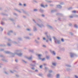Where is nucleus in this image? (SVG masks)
Here are the masks:
<instances>
[{
	"label": "nucleus",
	"instance_id": "obj_1",
	"mask_svg": "<svg viewBox=\"0 0 78 78\" xmlns=\"http://www.w3.org/2000/svg\"><path fill=\"white\" fill-rule=\"evenodd\" d=\"M0 51H4V53H5L6 54H10L11 55V56L9 57H14L16 55L20 57H21L23 55V53H21L22 50L21 49H17L15 50L14 53L9 51H5V49L2 48H0Z\"/></svg>",
	"mask_w": 78,
	"mask_h": 78
},
{
	"label": "nucleus",
	"instance_id": "obj_2",
	"mask_svg": "<svg viewBox=\"0 0 78 78\" xmlns=\"http://www.w3.org/2000/svg\"><path fill=\"white\" fill-rule=\"evenodd\" d=\"M44 34H45L46 37L47 38V39H48V40H49V41H50V42H51L52 41L50 35H48V32H45L44 33Z\"/></svg>",
	"mask_w": 78,
	"mask_h": 78
},
{
	"label": "nucleus",
	"instance_id": "obj_3",
	"mask_svg": "<svg viewBox=\"0 0 78 78\" xmlns=\"http://www.w3.org/2000/svg\"><path fill=\"white\" fill-rule=\"evenodd\" d=\"M53 38L55 40V44H61V41L59 40H58L57 38H56V37H53Z\"/></svg>",
	"mask_w": 78,
	"mask_h": 78
},
{
	"label": "nucleus",
	"instance_id": "obj_4",
	"mask_svg": "<svg viewBox=\"0 0 78 78\" xmlns=\"http://www.w3.org/2000/svg\"><path fill=\"white\" fill-rule=\"evenodd\" d=\"M37 55L38 56L39 58V59L40 60H41L42 61H45V58H41V56L42 55L41 54H37Z\"/></svg>",
	"mask_w": 78,
	"mask_h": 78
},
{
	"label": "nucleus",
	"instance_id": "obj_5",
	"mask_svg": "<svg viewBox=\"0 0 78 78\" xmlns=\"http://www.w3.org/2000/svg\"><path fill=\"white\" fill-rule=\"evenodd\" d=\"M70 57L71 58H74V56H75V54L72 53V52H70Z\"/></svg>",
	"mask_w": 78,
	"mask_h": 78
},
{
	"label": "nucleus",
	"instance_id": "obj_6",
	"mask_svg": "<svg viewBox=\"0 0 78 78\" xmlns=\"http://www.w3.org/2000/svg\"><path fill=\"white\" fill-rule=\"evenodd\" d=\"M21 10H22L23 13L27 14L28 16H30V15L29 14H28V12H26L23 9H22Z\"/></svg>",
	"mask_w": 78,
	"mask_h": 78
},
{
	"label": "nucleus",
	"instance_id": "obj_7",
	"mask_svg": "<svg viewBox=\"0 0 78 78\" xmlns=\"http://www.w3.org/2000/svg\"><path fill=\"white\" fill-rule=\"evenodd\" d=\"M50 51L52 54H53V55H56V52H55V51H52L51 50H50Z\"/></svg>",
	"mask_w": 78,
	"mask_h": 78
},
{
	"label": "nucleus",
	"instance_id": "obj_8",
	"mask_svg": "<svg viewBox=\"0 0 78 78\" xmlns=\"http://www.w3.org/2000/svg\"><path fill=\"white\" fill-rule=\"evenodd\" d=\"M47 27H48L50 29V30H53L54 29V28L52 26H51L47 24Z\"/></svg>",
	"mask_w": 78,
	"mask_h": 78
},
{
	"label": "nucleus",
	"instance_id": "obj_9",
	"mask_svg": "<svg viewBox=\"0 0 78 78\" xmlns=\"http://www.w3.org/2000/svg\"><path fill=\"white\" fill-rule=\"evenodd\" d=\"M37 25L39 27H40V28H42V27H44V24H37Z\"/></svg>",
	"mask_w": 78,
	"mask_h": 78
},
{
	"label": "nucleus",
	"instance_id": "obj_10",
	"mask_svg": "<svg viewBox=\"0 0 78 78\" xmlns=\"http://www.w3.org/2000/svg\"><path fill=\"white\" fill-rule=\"evenodd\" d=\"M33 31L34 32H36V31H37V27L35 26L33 27Z\"/></svg>",
	"mask_w": 78,
	"mask_h": 78
},
{
	"label": "nucleus",
	"instance_id": "obj_11",
	"mask_svg": "<svg viewBox=\"0 0 78 78\" xmlns=\"http://www.w3.org/2000/svg\"><path fill=\"white\" fill-rule=\"evenodd\" d=\"M47 76L49 78H52L53 77V76L51 74V73H49L47 75Z\"/></svg>",
	"mask_w": 78,
	"mask_h": 78
},
{
	"label": "nucleus",
	"instance_id": "obj_12",
	"mask_svg": "<svg viewBox=\"0 0 78 78\" xmlns=\"http://www.w3.org/2000/svg\"><path fill=\"white\" fill-rule=\"evenodd\" d=\"M2 61H4V62H8V60H6L5 58H2L1 59Z\"/></svg>",
	"mask_w": 78,
	"mask_h": 78
},
{
	"label": "nucleus",
	"instance_id": "obj_13",
	"mask_svg": "<svg viewBox=\"0 0 78 78\" xmlns=\"http://www.w3.org/2000/svg\"><path fill=\"white\" fill-rule=\"evenodd\" d=\"M67 67H72V65L69 64H66L65 65Z\"/></svg>",
	"mask_w": 78,
	"mask_h": 78
},
{
	"label": "nucleus",
	"instance_id": "obj_14",
	"mask_svg": "<svg viewBox=\"0 0 78 78\" xmlns=\"http://www.w3.org/2000/svg\"><path fill=\"white\" fill-rule=\"evenodd\" d=\"M24 38H25V39H28V40H30V39H31V38L28 36L25 37H24Z\"/></svg>",
	"mask_w": 78,
	"mask_h": 78
},
{
	"label": "nucleus",
	"instance_id": "obj_15",
	"mask_svg": "<svg viewBox=\"0 0 78 78\" xmlns=\"http://www.w3.org/2000/svg\"><path fill=\"white\" fill-rule=\"evenodd\" d=\"M57 6L58 8H59V9H61L62 8V6L59 5H57Z\"/></svg>",
	"mask_w": 78,
	"mask_h": 78
},
{
	"label": "nucleus",
	"instance_id": "obj_16",
	"mask_svg": "<svg viewBox=\"0 0 78 78\" xmlns=\"http://www.w3.org/2000/svg\"><path fill=\"white\" fill-rule=\"evenodd\" d=\"M1 14L2 15V16H8V15L7 14H6L4 13H1Z\"/></svg>",
	"mask_w": 78,
	"mask_h": 78
},
{
	"label": "nucleus",
	"instance_id": "obj_17",
	"mask_svg": "<svg viewBox=\"0 0 78 78\" xmlns=\"http://www.w3.org/2000/svg\"><path fill=\"white\" fill-rule=\"evenodd\" d=\"M39 11L40 12L42 13L44 12V10L42 9L41 8H40V9H39Z\"/></svg>",
	"mask_w": 78,
	"mask_h": 78
},
{
	"label": "nucleus",
	"instance_id": "obj_18",
	"mask_svg": "<svg viewBox=\"0 0 78 78\" xmlns=\"http://www.w3.org/2000/svg\"><path fill=\"white\" fill-rule=\"evenodd\" d=\"M57 16H63V15L61 13H57L56 14Z\"/></svg>",
	"mask_w": 78,
	"mask_h": 78
},
{
	"label": "nucleus",
	"instance_id": "obj_19",
	"mask_svg": "<svg viewBox=\"0 0 78 78\" xmlns=\"http://www.w3.org/2000/svg\"><path fill=\"white\" fill-rule=\"evenodd\" d=\"M14 10H15V11H16L17 12H20V13H22V12H21V11H20V10H19L18 9H14Z\"/></svg>",
	"mask_w": 78,
	"mask_h": 78
},
{
	"label": "nucleus",
	"instance_id": "obj_20",
	"mask_svg": "<svg viewBox=\"0 0 78 78\" xmlns=\"http://www.w3.org/2000/svg\"><path fill=\"white\" fill-rule=\"evenodd\" d=\"M9 20H10V21H11L12 22H14V21H15V20H14V19L11 18H10L9 19Z\"/></svg>",
	"mask_w": 78,
	"mask_h": 78
},
{
	"label": "nucleus",
	"instance_id": "obj_21",
	"mask_svg": "<svg viewBox=\"0 0 78 78\" xmlns=\"http://www.w3.org/2000/svg\"><path fill=\"white\" fill-rule=\"evenodd\" d=\"M10 72L11 73H14V72H17L15 70H13V71L11 70Z\"/></svg>",
	"mask_w": 78,
	"mask_h": 78
},
{
	"label": "nucleus",
	"instance_id": "obj_22",
	"mask_svg": "<svg viewBox=\"0 0 78 78\" xmlns=\"http://www.w3.org/2000/svg\"><path fill=\"white\" fill-rule=\"evenodd\" d=\"M0 57L1 58H2V59L5 58V56L2 55H0Z\"/></svg>",
	"mask_w": 78,
	"mask_h": 78
},
{
	"label": "nucleus",
	"instance_id": "obj_23",
	"mask_svg": "<svg viewBox=\"0 0 78 78\" xmlns=\"http://www.w3.org/2000/svg\"><path fill=\"white\" fill-rule=\"evenodd\" d=\"M72 16L75 17H78V15H77L73 14L72 15Z\"/></svg>",
	"mask_w": 78,
	"mask_h": 78
},
{
	"label": "nucleus",
	"instance_id": "obj_24",
	"mask_svg": "<svg viewBox=\"0 0 78 78\" xmlns=\"http://www.w3.org/2000/svg\"><path fill=\"white\" fill-rule=\"evenodd\" d=\"M56 11H57V10L56 9H55V10H51V13H53L54 12H56Z\"/></svg>",
	"mask_w": 78,
	"mask_h": 78
},
{
	"label": "nucleus",
	"instance_id": "obj_25",
	"mask_svg": "<svg viewBox=\"0 0 78 78\" xmlns=\"http://www.w3.org/2000/svg\"><path fill=\"white\" fill-rule=\"evenodd\" d=\"M52 64V65H53V66H55V67L56 66V62H53Z\"/></svg>",
	"mask_w": 78,
	"mask_h": 78
},
{
	"label": "nucleus",
	"instance_id": "obj_26",
	"mask_svg": "<svg viewBox=\"0 0 78 78\" xmlns=\"http://www.w3.org/2000/svg\"><path fill=\"white\" fill-rule=\"evenodd\" d=\"M30 66H31L32 67H36V64H30Z\"/></svg>",
	"mask_w": 78,
	"mask_h": 78
},
{
	"label": "nucleus",
	"instance_id": "obj_27",
	"mask_svg": "<svg viewBox=\"0 0 78 78\" xmlns=\"http://www.w3.org/2000/svg\"><path fill=\"white\" fill-rule=\"evenodd\" d=\"M29 52H31V53H34V51L33 50H31V49H29Z\"/></svg>",
	"mask_w": 78,
	"mask_h": 78
},
{
	"label": "nucleus",
	"instance_id": "obj_28",
	"mask_svg": "<svg viewBox=\"0 0 78 78\" xmlns=\"http://www.w3.org/2000/svg\"><path fill=\"white\" fill-rule=\"evenodd\" d=\"M40 6L41 7H42V8H45V5H43V4H41L40 5Z\"/></svg>",
	"mask_w": 78,
	"mask_h": 78
},
{
	"label": "nucleus",
	"instance_id": "obj_29",
	"mask_svg": "<svg viewBox=\"0 0 78 78\" xmlns=\"http://www.w3.org/2000/svg\"><path fill=\"white\" fill-rule=\"evenodd\" d=\"M8 41L9 43H11V42H12V40H11L10 39H8Z\"/></svg>",
	"mask_w": 78,
	"mask_h": 78
},
{
	"label": "nucleus",
	"instance_id": "obj_30",
	"mask_svg": "<svg viewBox=\"0 0 78 78\" xmlns=\"http://www.w3.org/2000/svg\"><path fill=\"white\" fill-rule=\"evenodd\" d=\"M66 70L67 71H69V70H71V69L69 68H67Z\"/></svg>",
	"mask_w": 78,
	"mask_h": 78
},
{
	"label": "nucleus",
	"instance_id": "obj_31",
	"mask_svg": "<svg viewBox=\"0 0 78 78\" xmlns=\"http://www.w3.org/2000/svg\"><path fill=\"white\" fill-rule=\"evenodd\" d=\"M38 11V10L37 9H34L33 10L34 12H37Z\"/></svg>",
	"mask_w": 78,
	"mask_h": 78
},
{
	"label": "nucleus",
	"instance_id": "obj_32",
	"mask_svg": "<svg viewBox=\"0 0 78 78\" xmlns=\"http://www.w3.org/2000/svg\"><path fill=\"white\" fill-rule=\"evenodd\" d=\"M3 29L2 27H0V31H3Z\"/></svg>",
	"mask_w": 78,
	"mask_h": 78
},
{
	"label": "nucleus",
	"instance_id": "obj_33",
	"mask_svg": "<svg viewBox=\"0 0 78 78\" xmlns=\"http://www.w3.org/2000/svg\"><path fill=\"white\" fill-rule=\"evenodd\" d=\"M4 73L5 74H6V75H9V73H8L6 71H4Z\"/></svg>",
	"mask_w": 78,
	"mask_h": 78
},
{
	"label": "nucleus",
	"instance_id": "obj_34",
	"mask_svg": "<svg viewBox=\"0 0 78 78\" xmlns=\"http://www.w3.org/2000/svg\"><path fill=\"white\" fill-rule=\"evenodd\" d=\"M57 59H58V60H60V59H61V58L59 56H57Z\"/></svg>",
	"mask_w": 78,
	"mask_h": 78
},
{
	"label": "nucleus",
	"instance_id": "obj_35",
	"mask_svg": "<svg viewBox=\"0 0 78 78\" xmlns=\"http://www.w3.org/2000/svg\"><path fill=\"white\" fill-rule=\"evenodd\" d=\"M22 61L23 62H24L25 64H27V62L25 61L23 59H22Z\"/></svg>",
	"mask_w": 78,
	"mask_h": 78
},
{
	"label": "nucleus",
	"instance_id": "obj_36",
	"mask_svg": "<svg viewBox=\"0 0 78 78\" xmlns=\"http://www.w3.org/2000/svg\"><path fill=\"white\" fill-rule=\"evenodd\" d=\"M13 43V44H18V43L17 42H16V41H13L12 42Z\"/></svg>",
	"mask_w": 78,
	"mask_h": 78
},
{
	"label": "nucleus",
	"instance_id": "obj_37",
	"mask_svg": "<svg viewBox=\"0 0 78 78\" xmlns=\"http://www.w3.org/2000/svg\"><path fill=\"white\" fill-rule=\"evenodd\" d=\"M1 24L2 25H5V23H4L3 22L1 21Z\"/></svg>",
	"mask_w": 78,
	"mask_h": 78
},
{
	"label": "nucleus",
	"instance_id": "obj_38",
	"mask_svg": "<svg viewBox=\"0 0 78 78\" xmlns=\"http://www.w3.org/2000/svg\"><path fill=\"white\" fill-rule=\"evenodd\" d=\"M18 39L20 41H22V39L21 37H18Z\"/></svg>",
	"mask_w": 78,
	"mask_h": 78
},
{
	"label": "nucleus",
	"instance_id": "obj_39",
	"mask_svg": "<svg viewBox=\"0 0 78 78\" xmlns=\"http://www.w3.org/2000/svg\"><path fill=\"white\" fill-rule=\"evenodd\" d=\"M38 76H42V74L39 73L38 74Z\"/></svg>",
	"mask_w": 78,
	"mask_h": 78
},
{
	"label": "nucleus",
	"instance_id": "obj_40",
	"mask_svg": "<svg viewBox=\"0 0 78 78\" xmlns=\"http://www.w3.org/2000/svg\"><path fill=\"white\" fill-rule=\"evenodd\" d=\"M59 74H57V76H56V78H59Z\"/></svg>",
	"mask_w": 78,
	"mask_h": 78
},
{
	"label": "nucleus",
	"instance_id": "obj_41",
	"mask_svg": "<svg viewBox=\"0 0 78 78\" xmlns=\"http://www.w3.org/2000/svg\"><path fill=\"white\" fill-rule=\"evenodd\" d=\"M0 46L1 47H5V44H0Z\"/></svg>",
	"mask_w": 78,
	"mask_h": 78
},
{
	"label": "nucleus",
	"instance_id": "obj_42",
	"mask_svg": "<svg viewBox=\"0 0 78 78\" xmlns=\"http://www.w3.org/2000/svg\"><path fill=\"white\" fill-rule=\"evenodd\" d=\"M74 27H75V28H78V26H77L76 24H75L74 25Z\"/></svg>",
	"mask_w": 78,
	"mask_h": 78
},
{
	"label": "nucleus",
	"instance_id": "obj_43",
	"mask_svg": "<svg viewBox=\"0 0 78 78\" xmlns=\"http://www.w3.org/2000/svg\"><path fill=\"white\" fill-rule=\"evenodd\" d=\"M15 61L16 62H19V60L17 59H15Z\"/></svg>",
	"mask_w": 78,
	"mask_h": 78
},
{
	"label": "nucleus",
	"instance_id": "obj_44",
	"mask_svg": "<svg viewBox=\"0 0 78 78\" xmlns=\"http://www.w3.org/2000/svg\"><path fill=\"white\" fill-rule=\"evenodd\" d=\"M44 69H45V72H47V69H48V68H47V67H45Z\"/></svg>",
	"mask_w": 78,
	"mask_h": 78
},
{
	"label": "nucleus",
	"instance_id": "obj_45",
	"mask_svg": "<svg viewBox=\"0 0 78 78\" xmlns=\"http://www.w3.org/2000/svg\"><path fill=\"white\" fill-rule=\"evenodd\" d=\"M46 2H47V3H51V2H52V1H49L48 0H46Z\"/></svg>",
	"mask_w": 78,
	"mask_h": 78
},
{
	"label": "nucleus",
	"instance_id": "obj_46",
	"mask_svg": "<svg viewBox=\"0 0 78 78\" xmlns=\"http://www.w3.org/2000/svg\"><path fill=\"white\" fill-rule=\"evenodd\" d=\"M35 41L37 44H39V42L38 41H37V40H35Z\"/></svg>",
	"mask_w": 78,
	"mask_h": 78
},
{
	"label": "nucleus",
	"instance_id": "obj_47",
	"mask_svg": "<svg viewBox=\"0 0 78 78\" xmlns=\"http://www.w3.org/2000/svg\"><path fill=\"white\" fill-rule=\"evenodd\" d=\"M13 15H14V16H18V15H17V13H14Z\"/></svg>",
	"mask_w": 78,
	"mask_h": 78
},
{
	"label": "nucleus",
	"instance_id": "obj_48",
	"mask_svg": "<svg viewBox=\"0 0 78 78\" xmlns=\"http://www.w3.org/2000/svg\"><path fill=\"white\" fill-rule=\"evenodd\" d=\"M52 72H53V71L51 70H50L49 71V73H52Z\"/></svg>",
	"mask_w": 78,
	"mask_h": 78
},
{
	"label": "nucleus",
	"instance_id": "obj_49",
	"mask_svg": "<svg viewBox=\"0 0 78 78\" xmlns=\"http://www.w3.org/2000/svg\"><path fill=\"white\" fill-rule=\"evenodd\" d=\"M72 9V7H69V8H68V10H71V9Z\"/></svg>",
	"mask_w": 78,
	"mask_h": 78
},
{
	"label": "nucleus",
	"instance_id": "obj_50",
	"mask_svg": "<svg viewBox=\"0 0 78 78\" xmlns=\"http://www.w3.org/2000/svg\"><path fill=\"white\" fill-rule=\"evenodd\" d=\"M61 40L62 42H64V40L63 38H62Z\"/></svg>",
	"mask_w": 78,
	"mask_h": 78
},
{
	"label": "nucleus",
	"instance_id": "obj_51",
	"mask_svg": "<svg viewBox=\"0 0 78 78\" xmlns=\"http://www.w3.org/2000/svg\"><path fill=\"white\" fill-rule=\"evenodd\" d=\"M26 30H27V31H31V30H30V29H26Z\"/></svg>",
	"mask_w": 78,
	"mask_h": 78
},
{
	"label": "nucleus",
	"instance_id": "obj_52",
	"mask_svg": "<svg viewBox=\"0 0 78 78\" xmlns=\"http://www.w3.org/2000/svg\"><path fill=\"white\" fill-rule=\"evenodd\" d=\"M17 27L18 28H21V26H19V25H18L17 26Z\"/></svg>",
	"mask_w": 78,
	"mask_h": 78
},
{
	"label": "nucleus",
	"instance_id": "obj_53",
	"mask_svg": "<svg viewBox=\"0 0 78 78\" xmlns=\"http://www.w3.org/2000/svg\"><path fill=\"white\" fill-rule=\"evenodd\" d=\"M27 58L29 60H31V59H32V58H31V57H30L28 58Z\"/></svg>",
	"mask_w": 78,
	"mask_h": 78
},
{
	"label": "nucleus",
	"instance_id": "obj_54",
	"mask_svg": "<svg viewBox=\"0 0 78 78\" xmlns=\"http://www.w3.org/2000/svg\"><path fill=\"white\" fill-rule=\"evenodd\" d=\"M16 77H17V78H19V75H17V74H16Z\"/></svg>",
	"mask_w": 78,
	"mask_h": 78
},
{
	"label": "nucleus",
	"instance_id": "obj_55",
	"mask_svg": "<svg viewBox=\"0 0 78 78\" xmlns=\"http://www.w3.org/2000/svg\"><path fill=\"white\" fill-rule=\"evenodd\" d=\"M31 69L33 70H35V68H34V67H32L31 68Z\"/></svg>",
	"mask_w": 78,
	"mask_h": 78
},
{
	"label": "nucleus",
	"instance_id": "obj_56",
	"mask_svg": "<svg viewBox=\"0 0 78 78\" xmlns=\"http://www.w3.org/2000/svg\"><path fill=\"white\" fill-rule=\"evenodd\" d=\"M10 34H11L9 32L7 33V35L8 36H10Z\"/></svg>",
	"mask_w": 78,
	"mask_h": 78
},
{
	"label": "nucleus",
	"instance_id": "obj_57",
	"mask_svg": "<svg viewBox=\"0 0 78 78\" xmlns=\"http://www.w3.org/2000/svg\"><path fill=\"white\" fill-rule=\"evenodd\" d=\"M46 58L47 59H49V58L50 57L48 56H46Z\"/></svg>",
	"mask_w": 78,
	"mask_h": 78
},
{
	"label": "nucleus",
	"instance_id": "obj_58",
	"mask_svg": "<svg viewBox=\"0 0 78 78\" xmlns=\"http://www.w3.org/2000/svg\"><path fill=\"white\" fill-rule=\"evenodd\" d=\"M29 36H33V34H31V33H30L29 34Z\"/></svg>",
	"mask_w": 78,
	"mask_h": 78
},
{
	"label": "nucleus",
	"instance_id": "obj_59",
	"mask_svg": "<svg viewBox=\"0 0 78 78\" xmlns=\"http://www.w3.org/2000/svg\"><path fill=\"white\" fill-rule=\"evenodd\" d=\"M7 45H8V46H9V47H10V46H11V44L10 43H8L7 44Z\"/></svg>",
	"mask_w": 78,
	"mask_h": 78
},
{
	"label": "nucleus",
	"instance_id": "obj_60",
	"mask_svg": "<svg viewBox=\"0 0 78 78\" xmlns=\"http://www.w3.org/2000/svg\"><path fill=\"white\" fill-rule=\"evenodd\" d=\"M70 34L71 36H73V34L72 32H70Z\"/></svg>",
	"mask_w": 78,
	"mask_h": 78
},
{
	"label": "nucleus",
	"instance_id": "obj_61",
	"mask_svg": "<svg viewBox=\"0 0 78 78\" xmlns=\"http://www.w3.org/2000/svg\"><path fill=\"white\" fill-rule=\"evenodd\" d=\"M32 62L34 63V64H36V61H33Z\"/></svg>",
	"mask_w": 78,
	"mask_h": 78
},
{
	"label": "nucleus",
	"instance_id": "obj_62",
	"mask_svg": "<svg viewBox=\"0 0 78 78\" xmlns=\"http://www.w3.org/2000/svg\"><path fill=\"white\" fill-rule=\"evenodd\" d=\"M42 47H44V48H46V47H47V46H46V45H43L42 46Z\"/></svg>",
	"mask_w": 78,
	"mask_h": 78
},
{
	"label": "nucleus",
	"instance_id": "obj_63",
	"mask_svg": "<svg viewBox=\"0 0 78 78\" xmlns=\"http://www.w3.org/2000/svg\"><path fill=\"white\" fill-rule=\"evenodd\" d=\"M9 32L10 33H13V31L12 30H10L9 31Z\"/></svg>",
	"mask_w": 78,
	"mask_h": 78
},
{
	"label": "nucleus",
	"instance_id": "obj_64",
	"mask_svg": "<svg viewBox=\"0 0 78 78\" xmlns=\"http://www.w3.org/2000/svg\"><path fill=\"white\" fill-rule=\"evenodd\" d=\"M49 5L50 6H54V5H53V4H50Z\"/></svg>",
	"mask_w": 78,
	"mask_h": 78
}]
</instances>
